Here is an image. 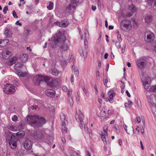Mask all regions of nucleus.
<instances>
[{
    "mask_svg": "<svg viewBox=\"0 0 156 156\" xmlns=\"http://www.w3.org/2000/svg\"><path fill=\"white\" fill-rule=\"evenodd\" d=\"M50 44L52 48H54L56 44L60 45L61 50L64 51L69 50V42L65 36L63 30H60L57 31L51 38Z\"/></svg>",
    "mask_w": 156,
    "mask_h": 156,
    "instance_id": "1",
    "label": "nucleus"
},
{
    "mask_svg": "<svg viewBox=\"0 0 156 156\" xmlns=\"http://www.w3.org/2000/svg\"><path fill=\"white\" fill-rule=\"evenodd\" d=\"M27 121L32 126L35 127L41 126L46 122V120L44 117L38 115L28 116Z\"/></svg>",
    "mask_w": 156,
    "mask_h": 156,
    "instance_id": "2",
    "label": "nucleus"
},
{
    "mask_svg": "<svg viewBox=\"0 0 156 156\" xmlns=\"http://www.w3.org/2000/svg\"><path fill=\"white\" fill-rule=\"evenodd\" d=\"M120 27L121 29L125 32H129L132 28L131 23L128 20H125L122 21Z\"/></svg>",
    "mask_w": 156,
    "mask_h": 156,
    "instance_id": "3",
    "label": "nucleus"
},
{
    "mask_svg": "<svg viewBox=\"0 0 156 156\" xmlns=\"http://www.w3.org/2000/svg\"><path fill=\"white\" fill-rule=\"evenodd\" d=\"M47 84V85L51 87H57L60 85V81L58 79H41Z\"/></svg>",
    "mask_w": 156,
    "mask_h": 156,
    "instance_id": "4",
    "label": "nucleus"
},
{
    "mask_svg": "<svg viewBox=\"0 0 156 156\" xmlns=\"http://www.w3.org/2000/svg\"><path fill=\"white\" fill-rule=\"evenodd\" d=\"M9 133L10 135V139L9 141V145L12 149H14L17 147V143L18 139L11 132H9Z\"/></svg>",
    "mask_w": 156,
    "mask_h": 156,
    "instance_id": "5",
    "label": "nucleus"
},
{
    "mask_svg": "<svg viewBox=\"0 0 156 156\" xmlns=\"http://www.w3.org/2000/svg\"><path fill=\"white\" fill-rule=\"evenodd\" d=\"M3 90L6 94H12L15 92V89L14 86L7 83L5 86Z\"/></svg>",
    "mask_w": 156,
    "mask_h": 156,
    "instance_id": "6",
    "label": "nucleus"
},
{
    "mask_svg": "<svg viewBox=\"0 0 156 156\" xmlns=\"http://www.w3.org/2000/svg\"><path fill=\"white\" fill-rule=\"evenodd\" d=\"M154 38V35L151 32L148 31L145 33V41L147 43H150L152 42Z\"/></svg>",
    "mask_w": 156,
    "mask_h": 156,
    "instance_id": "7",
    "label": "nucleus"
},
{
    "mask_svg": "<svg viewBox=\"0 0 156 156\" xmlns=\"http://www.w3.org/2000/svg\"><path fill=\"white\" fill-rule=\"evenodd\" d=\"M76 119L77 122H80V127L81 129H82L83 125H84V122L83 120L84 119V116L83 113L81 112H79L78 114H77L76 115Z\"/></svg>",
    "mask_w": 156,
    "mask_h": 156,
    "instance_id": "8",
    "label": "nucleus"
},
{
    "mask_svg": "<svg viewBox=\"0 0 156 156\" xmlns=\"http://www.w3.org/2000/svg\"><path fill=\"white\" fill-rule=\"evenodd\" d=\"M108 126H105L104 127L103 131L102 132L101 134V136L102 140L105 144H106L107 143L106 141V138L108 136Z\"/></svg>",
    "mask_w": 156,
    "mask_h": 156,
    "instance_id": "9",
    "label": "nucleus"
},
{
    "mask_svg": "<svg viewBox=\"0 0 156 156\" xmlns=\"http://www.w3.org/2000/svg\"><path fill=\"white\" fill-rule=\"evenodd\" d=\"M1 55L3 58L5 59H8L12 56V54L11 52L8 49H5L2 51Z\"/></svg>",
    "mask_w": 156,
    "mask_h": 156,
    "instance_id": "10",
    "label": "nucleus"
},
{
    "mask_svg": "<svg viewBox=\"0 0 156 156\" xmlns=\"http://www.w3.org/2000/svg\"><path fill=\"white\" fill-rule=\"evenodd\" d=\"M32 142L30 140L27 139L23 142L24 147L27 150H30L32 147Z\"/></svg>",
    "mask_w": 156,
    "mask_h": 156,
    "instance_id": "11",
    "label": "nucleus"
},
{
    "mask_svg": "<svg viewBox=\"0 0 156 156\" xmlns=\"http://www.w3.org/2000/svg\"><path fill=\"white\" fill-rule=\"evenodd\" d=\"M144 88L147 90L149 87L151 83V79H141Z\"/></svg>",
    "mask_w": 156,
    "mask_h": 156,
    "instance_id": "12",
    "label": "nucleus"
},
{
    "mask_svg": "<svg viewBox=\"0 0 156 156\" xmlns=\"http://www.w3.org/2000/svg\"><path fill=\"white\" fill-rule=\"evenodd\" d=\"M128 9L129 10L131 11V12L128 13L126 15V16L130 17L133 15V13L135 12H136V9L134 5H130L129 6Z\"/></svg>",
    "mask_w": 156,
    "mask_h": 156,
    "instance_id": "13",
    "label": "nucleus"
},
{
    "mask_svg": "<svg viewBox=\"0 0 156 156\" xmlns=\"http://www.w3.org/2000/svg\"><path fill=\"white\" fill-rule=\"evenodd\" d=\"M26 68L23 64L21 63H17L14 66V68L16 72H19V71L20 70L23 68Z\"/></svg>",
    "mask_w": 156,
    "mask_h": 156,
    "instance_id": "14",
    "label": "nucleus"
},
{
    "mask_svg": "<svg viewBox=\"0 0 156 156\" xmlns=\"http://www.w3.org/2000/svg\"><path fill=\"white\" fill-rule=\"evenodd\" d=\"M123 126L125 130L126 131L127 133L129 134L130 133L133 132L134 133V130L133 126H131L129 127L128 130H127V126L125 124H123Z\"/></svg>",
    "mask_w": 156,
    "mask_h": 156,
    "instance_id": "15",
    "label": "nucleus"
},
{
    "mask_svg": "<svg viewBox=\"0 0 156 156\" xmlns=\"http://www.w3.org/2000/svg\"><path fill=\"white\" fill-rule=\"evenodd\" d=\"M45 93L47 96L50 97H54L56 94L54 90L51 89L47 90L45 91Z\"/></svg>",
    "mask_w": 156,
    "mask_h": 156,
    "instance_id": "16",
    "label": "nucleus"
},
{
    "mask_svg": "<svg viewBox=\"0 0 156 156\" xmlns=\"http://www.w3.org/2000/svg\"><path fill=\"white\" fill-rule=\"evenodd\" d=\"M153 20V17L151 15H147L145 16L144 18L145 23L148 24L150 23Z\"/></svg>",
    "mask_w": 156,
    "mask_h": 156,
    "instance_id": "17",
    "label": "nucleus"
},
{
    "mask_svg": "<svg viewBox=\"0 0 156 156\" xmlns=\"http://www.w3.org/2000/svg\"><path fill=\"white\" fill-rule=\"evenodd\" d=\"M28 55L26 54H23L21 55L20 56V60L23 62H26L28 59Z\"/></svg>",
    "mask_w": 156,
    "mask_h": 156,
    "instance_id": "18",
    "label": "nucleus"
},
{
    "mask_svg": "<svg viewBox=\"0 0 156 156\" xmlns=\"http://www.w3.org/2000/svg\"><path fill=\"white\" fill-rule=\"evenodd\" d=\"M72 72L74 73L75 76H72V78L78 77L79 73L78 69L75 66L73 65L72 67Z\"/></svg>",
    "mask_w": 156,
    "mask_h": 156,
    "instance_id": "19",
    "label": "nucleus"
},
{
    "mask_svg": "<svg viewBox=\"0 0 156 156\" xmlns=\"http://www.w3.org/2000/svg\"><path fill=\"white\" fill-rule=\"evenodd\" d=\"M80 55L82 56L86 57L87 56V49L85 48H82L80 49L79 51Z\"/></svg>",
    "mask_w": 156,
    "mask_h": 156,
    "instance_id": "20",
    "label": "nucleus"
},
{
    "mask_svg": "<svg viewBox=\"0 0 156 156\" xmlns=\"http://www.w3.org/2000/svg\"><path fill=\"white\" fill-rule=\"evenodd\" d=\"M60 119L62 122V123H64L65 125H68V122L66 119V116L64 114L62 113L60 114Z\"/></svg>",
    "mask_w": 156,
    "mask_h": 156,
    "instance_id": "21",
    "label": "nucleus"
},
{
    "mask_svg": "<svg viewBox=\"0 0 156 156\" xmlns=\"http://www.w3.org/2000/svg\"><path fill=\"white\" fill-rule=\"evenodd\" d=\"M34 138L37 139L41 140L43 138V134L41 132H36L34 135Z\"/></svg>",
    "mask_w": 156,
    "mask_h": 156,
    "instance_id": "22",
    "label": "nucleus"
},
{
    "mask_svg": "<svg viewBox=\"0 0 156 156\" xmlns=\"http://www.w3.org/2000/svg\"><path fill=\"white\" fill-rule=\"evenodd\" d=\"M9 41L8 40L0 39V47H3L8 44Z\"/></svg>",
    "mask_w": 156,
    "mask_h": 156,
    "instance_id": "23",
    "label": "nucleus"
},
{
    "mask_svg": "<svg viewBox=\"0 0 156 156\" xmlns=\"http://www.w3.org/2000/svg\"><path fill=\"white\" fill-rule=\"evenodd\" d=\"M145 63L144 61L140 59H137L136 62V64L140 68H143Z\"/></svg>",
    "mask_w": 156,
    "mask_h": 156,
    "instance_id": "24",
    "label": "nucleus"
},
{
    "mask_svg": "<svg viewBox=\"0 0 156 156\" xmlns=\"http://www.w3.org/2000/svg\"><path fill=\"white\" fill-rule=\"evenodd\" d=\"M7 128L10 130L12 131H16L17 130V126L15 125L9 124L7 126Z\"/></svg>",
    "mask_w": 156,
    "mask_h": 156,
    "instance_id": "25",
    "label": "nucleus"
},
{
    "mask_svg": "<svg viewBox=\"0 0 156 156\" xmlns=\"http://www.w3.org/2000/svg\"><path fill=\"white\" fill-rule=\"evenodd\" d=\"M17 58L16 56L12 57L9 61L8 62L7 64L9 65H12V63L15 62L17 59Z\"/></svg>",
    "mask_w": 156,
    "mask_h": 156,
    "instance_id": "26",
    "label": "nucleus"
},
{
    "mask_svg": "<svg viewBox=\"0 0 156 156\" xmlns=\"http://www.w3.org/2000/svg\"><path fill=\"white\" fill-rule=\"evenodd\" d=\"M148 4L149 5H152L156 7V0H147Z\"/></svg>",
    "mask_w": 156,
    "mask_h": 156,
    "instance_id": "27",
    "label": "nucleus"
},
{
    "mask_svg": "<svg viewBox=\"0 0 156 156\" xmlns=\"http://www.w3.org/2000/svg\"><path fill=\"white\" fill-rule=\"evenodd\" d=\"M16 73L19 77H24L26 76L27 74V73L26 72H23L18 71Z\"/></svg>",
    "mask_w": 156,
    "mask_h": 156,
    "instance_id": "28",
    "label": "nucleus"
},
{
    "mask_svg": "<svg viewBox=\"0 0 156 156\" xmlns=\"http://www.w3.org/2000/svg\"><path fill=\"white\" fill-rule=\"evenodd\" d=\"M106 115V113L104 111H101V112L100 118L101 120L102 121L104 120L105 118Z\"/></svg>",
    "mask_w": 156,
    "mask_h": 156,
    "instance_id": "29",
    "label": "nucleus"
},
{
    "mask_svg": "<svg viewBox=\"0 0 156 156\" xmlns=\"http://www.w3.org/2000/svg\"><path fill=\"white\" fill-rule=\"evenodd\" d=\"M5 33L6 36L7 37H11L12 35V33L9 29H6L5 30Z\"/></svg>",
    "mask_w": 156,
    "mask_h": 156,
    "instance_id": "30",
    "label": "nucleus"
},
{
    "mask_svg": "<svg viewBox=\"0 0 156 156\" xmlns=\"http://www.w3.org/2000/svg\"><path fill=\"white\" fill-rule=\"evenodd\" d=\"M76 6L77 5L76 4H72L71 3L69 5L68 7V9L70 10H72L75 9Z\"/></svg>",
    "mask_w": 156,
    "mask_h": 156,
    "instance_id": "31",
    "label": "nucleus"
},
{
    "mask_svg": "<svg viewBox=\"0 0 156 156\" xmlns=\"http://www.w3.org/2000/svg\"><path fill=\"white\" fill-rule=\"evenodd\" d=\"M43 81L42 80H40V79H33V80L34 83L36 85H39L41 81Z\"/></svg>",
    "mask_w": 156,
    "mask_h": 156,
    "instance_id": "32",
    "label": "nucleus"
},
{
    "mask_svg": "<svg viewBox=\"0 0 156 156\" xmlns=\"http://www.w3.org/2000/svg\"><path fill=\"white\" fill-rule=\"evenodd\" d=\"M108 94L109 98H113L114 96H115L116 94V93L112 90L109 91L108 92Z\"/></svg>",
    "mask_w": 156,
    "mask_h": 156,
    "instance_id": "33",
    "label": "nucleus"
},
{
    "mask_svg": "<svg viewBox=\"0 0 156 156\" xmlns=\"http://www.w3.org/2000/svg\"><path fill=\"white\" fill-rule=\"evenodd\" d=\"M62 133H66L67 131V129L66 126L67 125H65L64 123H62Z\"/></svg>",
    "mask_w": 156,
    "mask_h": 156,
    "instance_id": "34",
    "label": "nucleus"
},
{
    "mask_svg": "<svg viewBox=\"0 0 156 156\" xmlns=\"http://www.w3.org/2000/svg\"><path fill=\"white\" fill-rule=\"evenodd\" d=\"M25 135V132L23 131H20L16 133V135L20 137H23Z\"/></svg>",
    "mask_w": 156,
    "mask_h": 156,
    "instance_id": "35",
    "label": "nucleus"
},
{
    "mask_svg": "<svg viewBox=\"0 0 156 156\" xmlns=\"http://www.w3.org/2000/svg\"><path fill=\"white\" fill-rule=\"evenodd\" d=\"M53 3L51 2H49L48 4V5L47 8L49 10H52L53 8Z\"/></svg>",
    "mask_w": 156,
    "mask_h": 156,
    "instance_id": "36",
    "label": "nucleus"
},
{
    "mask_svg": "<svg viewBox=\"0 0 156 156\" xmlns=\"http://www.w3.org/2000/svg\"><path fill=\"white\" fill-rule=\"evenodd\" d=\"M68 23L66 21H62L61 22L60 27H65L68 25Z\"/></svg>",
    "mask_w": 156,
    "mask_h": 156,
    "instance_id": "37",
    "label": "nucleus"
},
{
    "mask_svg": "<svg viewBox=\"0 0 156 156\" xmlns=\"http://www.w3.org/2000/svg\"><path fill=\"white\" fill-rule=\"evenodd\" d=\"M149 91L151 92H156V85L151 86Z\"/></svg>",
    "mask_w": 156,
    "mask_h": 156,
    "instance_id": "38",
    "label": "nucleus"
},
{
    "mask_svg": "<svg viewBox=\"0 0 156 156\" xmlns=\"http://www.w3.org/2000/svg\"><path fill=\"white\" fill-rule=\"evenodd\" d=\"M84 129L85 132L87 133H89L90 136V132L88 129V127L87 125H84Z\"/></svg>",
    "mask_w": 156,
    "mask_h": 156,
    "instance_id": "39",
    "label": "nucleus"
},
{
    "mask_svg": "<svg viewBox=\"0 0 156 156\" xmlns=\"http://www.w3.org/2000/svg\"><path fill=\"white\" fill-rule=\"evenodd\" d=\"M58 72L56 69H54L52 70V73L55 76H57L58 74Z\"/></svg>",
    "mask_w": 156,
    "mask_h": 156,
    "instance_id": "40",
    "label": "nucleus"
},
{
    "mask_svg": "<svg viewBox=\"0 0 156 156\" xmlns=\"http://www.w3.org/2000/svg\"><path fill=\"white\" fill-rule=\"evenodd\" d=\"M71 156H81L80 154L76 153L75 151H72L71 153Z\"/></svg>",
    "mask_w": 156,
    "mask_h": 156,
    "instance_id": "41",
    "label": "nucleus"
},
{
    "mask_svg": "<svg viewBox=\"0 0 156 156\" xmlns=\"http://www.w3.org/2000/svg\"><path fill=\"white\" fill-rule=\"evenodd\" d=\"M12 119L13 122H16L18 119V117L16 115H13L12 117Z\"/></svg>",
    "mask_w": 156,
    "mask_h": 156,
    "instance_id": "42",
    "label": "nucleus"
},
{
    "mask_svg": "<svg viewBox=\"0 0 156 156\" xmlns=\"http://www.w3.org/2000/svg\"><path fill=\"white\" fill-rule=\"evenodd\" d=\"M126 48V45L125 44H124L123 46H122V50H121V52L122 53H124L125 51V50Z\"/></svg>",
    "mask_w": 156,
    "mask_h": 156,
    "instance_id": "43",
    "label": "nucleus"
},
{
    "mask_svg": "<svg viewBox=\"0 0 156 156\" xmlns=\"http://www.w3.org/2000/svg\"><path fill=\"white\" fill-rule=\"evenodd\" d=\"M37 78H48L47 76L41 74L37 75Z\"/></svg>",
    "mask_w": 156,
    "mask_h": 156,
    "instance_id": "44",
    "label": "nucleus"
},
{
    "mask_svg": "<svg viewBox=\"0 0 156 156\" xmlns=\"http://www.w3.org/2000/svg\"><path fill=\"white\" fill-rule=\"evenodd\" d=\"M117 38L119 40V41L120 42H121L122 41V38H121V36L120 34H118Z\"/></svg>",
    "mask_w": 156,
    "mask_h": 156,
    "instance_id": "45",
    "label": "nucleus"
},
{
    "mask_svg": "<svg viewBox=\"0 0 156 156\" xmlns=\"http://www.w3.org/2000/svg\"><path fill=\"white\" fill-rule=\"evenodd\" d=\"M8 10L7 6H5L3 8V12L4 14L6 13L7 11Z\"/></svg>",
    "mask_w": 156,
    "mask_h": 156,
    "instance_id": "46",
    "label": "nucleus"
},
{
    "mask_svg": "<svg viewBox=\"0 0 156 156\" xmlns=\"http://www.w3.org/2000/svg\"><path fill=\"white\" fill-rule=\"evenodd\" d=\"M79 2V0H71V3L72 4H76L78 3Z\"/></svg>",
    "mask_w": 156,
    "mask_h": 156,
    "instance_id": "47",
    "label": "nucleus"
},
{
    "mask_svg": "<svg viewBox=\"0 0 156 156\" xmlns=\"http://www.w3.org/2000/svg\"><path fill=\"white\" fill-rule=\"evenodd\" d=\"M114 111L113 110H109L108 111V114L109 115H111L113 114Z\"/></svg>",
    "mask_w": 156,
    "mask_h": 156,
    "instance_id": "48",
    "label": "nucleus"
},
{
    "mask_svg": "<svg viewBox=\"0 0 156 156\" xmlns=\"http://www.w3.org/2000/svg\"><path fill=\"white\" fill-rule=\"evenodd\" d=\"M12 14L13 16L15 18H17L18 17V16L15 11H12Z\"/></svg>",
    "mask_w": 156,
    "mask_h": 156,
    "instance_id": "49",
    "label": "nucleus"
},
{
    "mask_svg": "<svg viewBox=\"0 0 156 156\" xmlns=\"http://www.w3.org/2000/svg\"><path fill=\"white\" fill-rule=\"evenodd\" d=\"M71 100H69V104L72 107L73 105V98L71 97Z\"/></svg>",
    "mask_w": 156,
    "mask_h": 156,
    "instance_id": "50",
    "label": "nucleus"
},
{
    "mask_svg": "<svg viewBox=\"0 0 156 156\" xmlns=\"http://www.w3.org/2000/svg\"><path fill=\"white\" fill-rule=\"evenodd\" d=\"M115 46H116V47L118 48H120L121 47L119 43L118 42H116Z\"/></svg>",
    "mask_w": 156,
    "mask_h": 156,
    "instance_id": "51",
    "label": "nucleus"
},
{
    "mask_svg": "<svg viewBox=\"0 0 156 156\" xmlns=\"http://www.w3.org/2000/svg\"><path fill=\"white\" fill-rule=\"evenodd\" d=\"M62 89L63 90L64 92H66L67 91V87L65 86H63L62 87Z\"/></svg>",
    "mask_w": 156,
    "mask_h": 156,
    "instance_id": "52",
    "label": "nucleus"
},
{
    "mask_svg": "<svg viewBox=\"0 0 156 156\" xmlns=\"http://www.w3.org/2000/svg\"><path fill=\"white\" fill-rule=\"evenodd\" d=\"M108 80L107 79H105V80H104L103 82H104V85L105 86H107V83L108 82Z\"/></svg>",
    "mask_w": 156,
    "mask_h": 156,
    "instance_id": "53",
    "label": "nucleus"
},
{
    "mask_svg": "<svg viewBox=\"0 0 156 156\" xmlns=\"http://www.w3.org/2000/svg\"><path fill=\"white\" fill-rule=\"evenodd\" d=\"M136 121L137 123H139L141 121V119L140 117H137L136 118Z\"/></svg>",
    "mask_w": 156,
    "mask_h": 156,
    "instance_id": "54",
    "label": "nucleus"
},
{
    "mask_svg": "<svg viewBox=\"0 0 156 156\" xmlns=\"http://www.w3.org/2000/svg\"><path fill=\"white\" fill-rule=\"evenodd\" d=\"M94 88L95 89V92L96 94H97L98 93V88L96 86H95L94 87Z\"/></svg>",
    "mask_w": 156,
    "mask_h": 156,
    "instance_id": "55",
    "label": "nucleus"
},
{
    "mask_svg": "<svg viewBox=\"0 0 156 156\" xmlns=\"http://www.w3.org/2000/svg\"><path fill=\"white\" fill-rule=\"evenodd\" d=\"M85 35L86 37H87V38L89 37V35L87 31H86V32H85Z\"/></svg>",
    "mask_w": 156,
    "mask_h": 156,
    "instance_id": "56",
    "label": "nucleus"
},
{
    "mask_svg": "<svg viewBox=\"0 0 156 156\" xmlns=\"http://www.w3.org/2000/svg\"><path fill=\"white\" fill-rule=\"evenodd\" d=\"M18 82V80H14V83L16 85L18 86L19 83Z\"/></svg>",
    "mask_w": 156,
    "mask_h": 156,
    "instance_id": "57",
    "label": "nucleus"
},
{
    "mask_svg": "<svg viewBox=\"0 0 156 156\" xmlns=\"http://www.w3.org/2000/svg\"><path fill=\"white\" fill-rule=\"evenodd\" d=\"M85 153L87 156H91L90 154L89 151H86Z\"/></svg>",
    "mask_w": 156,
    "mask_h": 156,
    "instance_id": "58",
    "label": "nucleus"
},
{
    "mask_svg": "<svg viewBox=\"0 0 156 156\" xmlns=\"http://www.w3.org/2000/svg\"><path fill=\"white\" fill-rule=\"evenodd\" d=\"M91 9L93 11H94L96 10V7L95 6H94V5H92L91 7Z\"/></svg>",
    "mask_w": 156,
    "mask_h": 156,
    "instance_id": "59",
    "label": "nucleus"
},
{
    "mask_svg": "<svg viewBox=\"0 0 156 156\" xmlns=\"http://www.w3.org/2000/svg\"><path fill=\"white\" fill-rule=\"evenodd\" d=\"M16 24L17 25H18L19 26H21L22 25V24L21 23L19 22V20H18L16 21Z\"/></svg>",
    "mask_w": 156,
    "mask_h": 156,
    "instance_id": "60",
    "label": "nucleus"
},
{
    "mask_svg": "<svg viewBox=\"0 0 156 156\" xmlns=\"http://www.w3.org/2000/svg\"><path fill=\"white\" fill-rule=\"evenodd\" d=\"M140 144L141 147V148L143 150H144V147L143 145L142 142L141 141H140Z\"/></svg>",
    "mask_w": 156,
    "mask_h": 156,
    "instance_id": "61",
    "label": "nucleus"
},
{
    "mask_svg": "<svg viewBox=\"0 0 156 156\" xmlns=\"http://www.w3.org/2000/svg\"><path fill=\"white\" fill-rule=\"evenodd\" d=\"M30 108L33 110H34V109L37 110V109L36 106L34 107V106H32V105L30 106Z\"/></svg>",
    "mask_w": 156,
    "mask_h": 156,
    "instance_id": "62",
    "label": "nucleus"
},
{
    "mask_svg": "<svg viewBox=\"0 0 156 156\" xmlns=\"http://www.w3.org/2000/svg\"><path fill=\"white\" fill-rule=\"evenodd\" d=\"M80 97L79 95L77 94V95L76 97V101H79L80 100Z\"/></svg>",
    "mask_w": 156,
    "mask_h": 156,
    "instance_id": "63",
    "label": "nucleus"
},
{
    "mask_svg": "<svg viewBox=\"0 0 156 156\" xmlns=\"http://www.w3.org/2000/svg\"><path fill=\"white\" fill-rule=\"evenodd\" d=\"M110 99L109 100V102L110 103H112L113 101L114 100H113V98H109Z\"/></svg>",
    "mask_w": 156,
    "mask_h": 156,
    "instance_id": "64",
    "label": "nucleus"
}]
</instances>
